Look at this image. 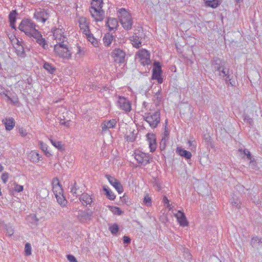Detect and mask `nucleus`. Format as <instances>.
<instances>
[{
	"mask_svg": "<svg viewBox=\"0 0 262 262\" xmlns=\"http://www.w3.org/2000/svg\"><path fill=\"white\" fill-rule=\"evenodd\" d=\"M8 36L11 42L14 41L15 39H16L17 40V44L19 46V47H20V49L18 50H19V51H21L22 53H23V51H24L23 47L22 46H20L19 45V41L18 39H17L16 38L15 36L13 34H8Z\"/></svg>",
	"mask_w": 262,
	"mask_h": 262,
	"instance_id": "obj_46",
	"label": "nucleus"
},
{
	"mask_svg": "<svg viewBox=\"0 0 262 262\" xmlns=\"http://www.w3.org/2000/svg\"><path fill=\"white\" fill-rule=\"evenodd\" d=\"M39 146L40 149L45 152V154L47 157H50L51 156V154L48 150V146L46 144L44 143L42 141H39Z\"/></svg>",
	"mask_w": 262,
	"mask_h": 262,
	"instance_id": "obj_37",
	"label": "nucleus"
},
{
	"mask_svg": "<svg viewBox=\"0 0 262 262\" xmlns=\"http://www.w3.org/2000/svg\"><path fill=\"white\" fill-rule=\"evenodd\" d=\"M76 183L75 182L73 185L72 186L70 190V192L74 195L76 196L77 192V188L76 186Z\"/></svg>",
	"mask_w": 262,
	"mask_h": 262,
	"instance_id": "obj_54",
	"label": "nucleus"
},
{
	"mask_svg": "<svg viewBox=\"0 0 262 262\" xmlns=\"http://www.w3.org/2000/svg\"><path fill=\"white\" fill-rule=\"evenodd\" d=\"M130 238L128 236H123V242L124 244H129L130 243Z\"/></svg>",
	"mask_w": 262,
	"mask_h": 262,
	"instance_id": "obj_58",
	"label": "nucleus"
},
{
	"mask_svg": "<svg viewBox=\"0 0 262 262\" xmlns=\"http://www.w3.org/2000/svg\"><path fill=\"white\" fill-rule=\"evenodd\" d=\"M103 4V0H92L91 2L90 11L92 16L96 21H102L104 18V11L102 9Z\"/></svg>",
	"mask_w": 262,
	"mask_h": 262,
	"instance_id": "obj_2",
	"label": "nucleus"
},
{
	"mask_svg": "<svg viewBox=\"0 0 262 262\" xmlns=\"http://www.w3.org/2000/svg\"><path fill=\"white\" fill-rule=\"evenodd\" d=\"M241 0H237L238 2H239Z\"/></svg>",
	"mask_w": 262,
	"mask_h": 262,
	"instance_id": "obj_64",
	"label": "nucleus"
},
{
	"mask_svg": "<svg viewBox=\"0 0 262 262\" xmlns=\"http://www.w3.org/2000/svg\"><path fill=\"white\" fill-rule=\"evenodd\" d=\"M79 26L80 30L82 31L84 34L89 33L90 31L89 29V22L87 20L86 18L84 17H81L78 20Z\"/></svg>",
	"mask_w": 262,
	"mask_h": 262,
	"instance_id": "obj_17",
	"label": "nucleus"
},
{
	"mask_svg": "<svg viewBox=\"0 0 262 262\" xmlns=\"http://www.w3.org/2000/svg\"><path fill=\"white\" fill-rule=\"evenodd\" d=\"M16 10H13L11 11L9 14V19L10 23H15L16 22Z\"/></svg>",
	"mask_w": 262,
	"mask_h": 262,
	"instance_id": "obj_43",
	"label": "nucleus"
},
{
	"mask_svg": "<svg viewBox=\"0 0 262 262\" xmlns=\"http://www.w3.org/2000/svg\"><path fill=\"white\" fill-rule=\"evenodd\" d=\"M7 130H11L14 127L15 122L13 118H6L2 120Z\"/></svg>",
	"mask_w": 262,
	"mask_h": 262,
	"instance_id": "obj_22",
	"label": "nucleus"
},
{
	"mask_svg": "<svg viewBox=\"0 0 262 262\" xmlns=\"http://www.w3.org/2000/svg\"><path fill=\"white\" fill-rule=\"evenodd\" d=\"M205 5L206 6L210 7L213 8H215L217 7L218 3L216 1L212 0V1H206Z\"/></svg>",
	"mask_w": 262,
	"mask_h": 262,
	"instance_id": "obj_44",
	"label": "nucleus"
},
{
	"mask_svg": "<svg viewBox=\"0 0 262 262\" xmlns=\"http://www.w3.org/2000/svg\"><path fill=\"white\" fill-rule=\"evenodd\" d=\"M226 64V62L219 58H214L211 62V68L215 75L219 76L222 69Z\"/></svg>",
	"mask_w": 262,
	"mask_h": 262,
	"instance_id": "obj_8",
	"label": "nucleus"
},
{
	"mask_svg": "<svg viewBox=\"0 0 262 262\" xmlns=\"http://www.w3.org/2000/svg\"><path fill=\"white\" fill-rule=\"evenodd\" d=\"M15 23H12V22L10 23V26L12 28L16 30V27H15Z\"/></svg>",
	"mask_w": 262,
	"mask_h": 262,
	"instance_id": "obj_61",
	"label": "nucleus"
},
{
	"mask_svg": "<svg viewBox=\"0 0 262 262\" xmlns=\"http://www.w3.org/2000/svg\"><path fill=\"white\" fill-rule=\"evenodd\" d=\"M50 14L51 11L48 9L38 8L35 10L34 17L37 21L45 23L49 19Z\"/></svg>",
	"mask_w": 262,
	"mask_h": 262,
	"instance_id": "obj_7",
	"label": "nucleus"
},
{
	"mask_svg": "<svg viewBox=\"0 0 262 262\" xmlns=\"http://www.w3.org/2000/svg\"><path fill=\"white\" fill-rule=\"evenodd\" d=\"M18 133L23 137H26L28 134V133L27 132L26 129L23 127H19L18 128Z\"/></svg>",
	"mask_w": 262,
	"mask_h": 262,
	"instance_id": "obj_52",
	"label": "nucleus"
},
{
	"mask_svg": "<svg viewBox=\"0 0 262 262\" xmlns=\"http://www.w3.org/2000/svg\"><path fill=\"white\" fill-rule=\"evenodd\" d=\"M130 40L133 47L139 48L141 45V41L140 38L137 36L136 34H134L130 37Z\"/></svg>",
	"mask_w": 262,
	"mask_h": 262,
	"instance_id": "obj_30",
	"label": "nucleus"
},
{
	"mask_svg": "<svg viewBox=\"0 0 262 262\" xmlns=\"http://www.w3.org/2000/svg\"><path fill=\"white\" fill-rule=\"evenodd\" d=\"M143 203L147 206H151V199L149 196L148 194H146L143 199Z\"/></svg>",
	"mask_w": 262,
	"mask_h": 262,
	"instance_id": "obj_48",
	"label": "nucleus"
},
{
	"mask_svg": "<svg viewBox=\"0 0 262 262\" xmlns=\"http://www.w3.org/2000/svg\"><path fill=\"white\" fill-rule=\"evenodd\" d=\"M176 152L180 156L184 157L186 159H190L192 157L190 152L184 149L181 147H178L177 148Z\"/></svg>",
	"mask_w": 262,
	"mask_h": 262,
	"instance_id": "obj_26",
	"label": "nucleus"
},
{
	"mask_svg": "<svg viewBox=\"0 0 262 262\" xmlns=\"http://www.w3.org/2000/svg\"><path fill=\"white\" fill-rule=\"evenodd\" d=\"M49 140L51 142L52 145L54 146L56 148L60 151L64 150V144H63L61 141L54 139L52 136H50L49 138Z\"/></svg>",
	"mask_w": 262,
	"mask_h": 262,
	"instance_id": "obj_25",
	"label": "nucleus"
},
{
	"mask_svg": "<svg viewBox=\"0 0 262 262\" xmlns=\"http://www.w3.org/2000/svg\"><path fill=\"white\" fill-rule=\"evenodd\" d=\"M4 170V167L0 163V172H2Z\"/></svg>",
	"mask_w": 262,
	"mask_h": 262,
	"instance_id": "obj_62",
	"label": "nucleus"
},
{
	"mask_svg": "<svg viewBox=\"0 0 262 262\" xmlns=\"http://www.w3.org/2000/svg\"><path fill=\"white\" fill-rule=\"evenodd\" d=\"M52 190L55 196L63 193V189L58 178H55L52 181Z\"/></svg>",
	"mask_w": 262,
	"mask_h": 262,
	"instance_id": "obj_18",
	"label": "nucleus"
},
{
	"mask_svg": "<svg viewBox=\"0 0 262 262\" xmlns=\"http://www.w3.org/2000/svg\"><path fill=\"white\" fill-rule=\"evenodd\" d=\"M85 53V51L83 48H81L80 47H77V54H79L80 56H83Z\"/></svg>",
	"mask_w": 262,
	"mask_h": 262,
	"instance_id": "obj_55",
	"label": "nucleus"
},
{
	"mask_svg": "<svg viewBox=\"0 0 262 262\" xmlns=\"http://www.w3.org/2000/svg\"><path fill=\"white\" fill-rule=\"evenodd\" d=\"M5 96L8 99L11 101V102L14 105H17L18 103V99L16 95H13L12 97L8 96L7 94H5Z\"/></svg>",
	"mask_w": 262,
	"mask_h": 262,
	"instance_id": "obj_47",
	"label": "nucleus"
},
{
	"mask_svg": "<svg viewBox=\"0 0 262 262\" xmlns=\"http://www.w3.org/2000/svg\"><path fill=\"white\" fill-rule=\"evenodd\" d=\"M67 258L70 262H77L76 258L72 255H68Z\"/></svg>",
	"mask_w": 262,
	"mask_h": 262,
	"instance_id": "obj_56",
	"label": "nucleus"
},
{
	"mask_svg": "<svg viewBox=\"0 0 262 262\" xmlns=\"http://www.w3.org/2000/svg\"><path fill=\"white\" fill-rule=\"evenodd\" d=\"M134 155L137 162L144 166L149 163L152 159V157L149 154L143 152L140 150H136Z\"/></svg>",
	"mask_w": 262,
	"mask_h": 262,
	"instance_id": "obj_6",
	"label": "nucleus"
},
{
	"mask_svg": "<svg viewBox=\"0 0 262 262\" xmlns=\"http://www.w3.org/2000/svg\"><path fill=\"white\" fill-rule=\"evenodd\" d=\"M105 177L107 178L110 184L115 187L119 193H121L123 191V188L122 185L116 179L110 175H106Z\"/></svg>",
	"mask_w": 262,
	"mask_h": 262,
	"instance_id": "obj_15",
	"label": "nucleus"
},
{
	"mask_svg": "<svg viewBox=\"0 0 262 262\" xmlns=\"http://www.w3.org/2000/svg\"><path fill=\"white\" fill-rule=\"evenodd\" d=\"M57 201L62 207H64L67 204V201L63 195V193L55 196Z\"/></svg>",
	"mask_w": 262,
	"mask_h": 262,
	"instance_id": "obj_36",
	"label": "nucleus"
},
{
	"mask_svg": "<svg viewBox=\"0 0 262 262\" xmlns=\"http://www.w3.org/2000/svg\"><path fill=\"white\" fill-rule=\"evenodd\" d=\"M59 121V123L61 125H63L66 127H69L70 125L71 120L70 119H67L65 118L64 116H61L58 118Z\"/></svg>",
	"mask_w": 262,
	"mask_h": 262,
	"instance_id": "obj_39",
	"label": "nucleus"
},
{
	"mask_svg": "<svg viewBox=\"0 0 262 262\" xmlns=\"http://www.w3.org/2000/svg\"><path fill=\"white\" fill-rule=\"evenodd\" d=\"M87 39L94 46L97 47L98 45V42L96 38H95L93 35L90 31L89 33L84 34Z\"/></svg>",
	"mask_w": 262,
	"mask_h": 262,
	"instance_id": "obj_33",
	"label": "nucleus"
},
{
	"mask_svg": "<svg viewBox=\"0 0 262 262\" xmlns=\"http://www.w3.org/2000/svg\"><path fill=\"white\" fill-rule=\"evenodd\" d=\"M118 20L116 18H108L106 22V26L108 27L110 31H113L116 29L118 26Z\"/></svg>",
	"mask_w": 262,
	"mask_h": 262,
	"instance_id": "obj_29",
	"label": "nucleus"
},
{
	"mask_svg": "<svg viewBox=\"0 0 262 262\" xmlns=\"http://www.w3.org/2000/svg\"><path fill=\"white\" fill-rule=\"evenodd\" d=\"M152 78L154 79H157L158 80L159 83L162 82V80L161 78V66L159 62H155L154 63V69L152 70Z\"/></svg>",
	"mask_w": 262,
	"mask_h": 262,
	"instance_id": "obj_14",
	"label": "nucleus"
},
{
	"mask_svg": "<svg viewBox=\"0 0 262 262\" xmlns=\"http://www.w3.org/2000/svg\"><path fill=\"white\" fill-rule=\"evenodd\" d=\"M9 173L8 172H4L2 174L1 179L4 183L6 184L8 180Z\"/></svg>",
	"mask_w": 262,
	"mask_h": 262,
	"instance_id": "obj_53",
	"label": "nucleus"
},
{
	"mask_svg": "<svg viewBox=\"0 0 262 262\" xmlns=\"http://www.w3.org/2000/svg\"><path fill=\"white\" fill-rule=\"evenodd\" d=\"M109 230L113 234H116L119 230L118 226L114 224L109 227Z\"/></svg>",
	"mask_w": 262,
	"mask_h": 262,
	"instance_id": "obj_49",
	"label": "nucleus"
},
{
	"mask_svg": "<svg viewBox=\"0 0 262 262\" xmlns=\"http://www.w3.org/2000/svg\"><path fill=\"white\" fill-rule=\"evenodd\" d=\"M103 190L105 192V195L110 200H115L116 195L109 188L106 187H103Z\"/></svg>",
	"mask_w": 262,
	"mask_h": 262,
	"instance_id": "obj_40",
	"label": "nucleus"
},
{
	"mask_svg": "<svg viewBox=\"0 0 262 262\" xmlns=\"http://www.w3.org/2000/svg\"><path fill=\"white\" fill-rule=\"evenodd\" d=\"M259 242H260L262 243V238H259Z\"/></svg>",
	"mask_w": 262,
	"mask_h": 262,
	"instance_id": "obj_63",
	"label": "nucleus"
},
{
	"mask_svg": "<svg viewBox=\"0 0 262 262\" xmlns=\"http://www.w3.org/2000/svg\"><path fill=\"white\" fill-rule=\"evenodd\" d=\"M219 76L220 79L224 80L228 86H235V81L232 80L233 76L231 75L232 72L226 66V64H225Z\"/></svg>",
	"mask_w": 262,
	"mask_h": 262,
	"instance_id": "obj_4",
	"label": "nucleus"
},
{
	"mask_svg": "<svg viewBox=\"0 0 262 262\" xmlns=\"http://www.w3.org/2000/svg\"><path fill=\"white\" fill-rule=\"evenodd\" d=\"M259 238L257 236L253 237L251 241V244L252 245H253L255 243H256L257 242H259Z\"/></svg>",
	"mask_w": 262,
	"mask_h": 262,
	"instance_id": "obj_57",
	"label": "nucleus"
},
{
	"mask_svg": "<svg viewBox=\"0 0 262 262\" xmlns=\"http://www.w3.org/2000/svg\"><path fill=\"white\" fill-rule=\"evenodd\" d=\"M118 103L120 108L123 110L125 113H127L131 110V103L125 97L119 96Z\"/></svg>",
	"mask_w": 262,
	"mask_h": 262,
	"instance_id": "obj_13",
	"label": "nucleus"
},
{
	"mask_svg": "<svg viewBox=\"0 0 262 262\" xmlns=\"http://www.w3.org/2000/svg\"><path fill=\"white\" fill-rule=\"evenodd\" d=\"M138 56L140 61L143 66L148 65L150 63V54L145 49H142L138 52Z\"/></svg>",
	"mask_w": 262,
	"mask_h": 262,
	"instance_id": "obj_10",
	"label": "nucleus"
},
{
	"mask_svg": "<svg viewBox=\"0 0 262 262\" xmlns=\"http://www.w3.org/2000/svg\"><path fill=\"white\" fill-rule=\"evenodd\" d=\"M13 191H15L16 192H20L24 190V186L23 185H20L15 182L13 183Z\"/></svg>",
	"mask_w": 262,
	"mask_h": 262,
	"instance_id": "obj_45",
	"label": "nucleus"
},
{
	"mask_svg": "<svg viewBox=\"0 0 262 262\" xmlns=\"http://www.w3.org/2000/svg\"><path fill=\"white\" fill-rule=\"evenodd\" d=\"M36 39V42L39 44L43 49H46L48 48V45L45 38H42V35L40 32L38 31V34L35 36H32Z\"/></svg>",
	"mask_w": 262,
	"mask_h": 262,
	"instance_id": "obj_27",
	"label": "nucleus"
},
{
	"mask_svg": "<svg viewBox=\"0 0 262 262\" xmlns=\"http://www.w3.org/2000/svg\"><path fill=\"white\" fill-rule=\"evenodd\" d=\"M230 202L233 206H236L237 208L241 207L240 201L237 198L232 197L230 200Z\"/></svg>",
	"mask_w": 262,
	"mask_h": 262,
	"instance_id": "obj_42",
	"label": "nucleus"
},
{
	"mask_svg": "<svg viewBox=\"0 0 262 262\" xmlns=\"http://www.w3.org/2000/svg\"><path fill=\"white\" fill-rule=\"evenodd\" d=\"M93 212L89 209L79 210L78 211V218L81 222H88L91 220Z\"/></svg>",
	"mask_w": 262,
	"mask_h": 262,
	"instance_id": "obj_12",
	"label": "nucleus"
},
{
	"mask_svg": "<svg viewBox=\"0 0 262 262\" xmlns=\"http://www.w3.org/2000/svg\"><path fill=\"white\" fill-rule=\"evenodd\" d=\"M169 136V132L166 129H165L163 134H162V139L160 143V148L162 150L165 148L166 142L168 140Z\"/></svg>",
	"mask_w": 262,
	"mask_h": 262,
	"instance_id": "obj_28",
	"label": "nucleus"
},
{
	"mask_svg": "<svg viewBox=\"0 0 262 262\" xmlns=\"http://www.w3.org/2000/svg\"><path fill=\"white\" fill-rule=\"evenodd\" d=\"M163 202L165 204H167V207H168L169 206V200L167 199V198L166 196H164L163 198Z\"/></svg>",
	"mask_w": 262,
	"mask_h": 262,
	"instance_id": "obj_59",
	"label": "nucleus"
},
{
	"mask_svg": "<svg viewBox=\"0 0 262 262\" xmlns=\"http://www.w3.org/2000/svg\"><path fill=\"white\" fill-rule=\"evenodd\" d=\"M117 122L116 119H113L108 121H105L103 122L101 125L102 130L105 132L110 128L115 127Z\"/></svg>",
	"mask_w": 262,
	"mask_h": 262,
	"instance_id": "obj_21",
	"label": "nucleus"
},
{
	"mask_svg": "<svg viewBox=\"0 0 262 262\" xmlns=\"http://www.w3.org/2000/svg\"><path fill=\"white\" fill-rule=\"evenodd\" d=\"M146 137L148 143L150 151L153 152L156 150L157 146L156 136L154 134L148 133Z\"/></svg>",
	"mask_w": 262,
	"mask_h": 262,
	"instance_id": "obj_16",
	"label": "nucleus"
},
{
	"mask_svg": "<svg viewBox=\"0 0 262 262\" xmlns=\"http://www.w3.org/2000/svg\"><path fill=\"white\" fill-rule=\"evenodd\" d=\"M238 151L240 152L241 154H243L245 156H246L247 158L250 160V163H251L255 161L254 158L252 157V156L251 155L250 152L247 149H242L239 148L238 149Z\"/></svg>",
	"mask_w": 262,
	"mask_h": 262,
	"instance_id": "obj_34",
	"label": "nucleus"
},
{
	"mask_svg": "<svg viewBox=\"0 0 262 262\" xmlns=\"http://www.w3.org/2000/svg\"><path fill=\"white\" fill-rule=\"evenodd\" d=\"M118 17L124 29L130 30L132 28L133 25L132 18L130 13L126 11L125 9L123 8L120 9Z\"/></svg>",
	"mask_w": 262,
	"mask_h": 262,
	"instance_id": "obj_3",
	"label": "nucleus"
},
{
	"mask_svg": "<svg viewBox=\"0 0 262 262\" xmlns=\"http://www.w3.org/2000/svg\"><path fill=\"white\" fill-rule=\"evenodd\" d=\"M136 138V134L133 132H127L125 135V139L128 142H134Z\"/></svg>",
	"mask_w": 262,
	"mask_h": 262,
	"instance_id": "obj_38",
	"label": "nucleus"
},
{
	"mask_svg": "<svg viewBox=\"0 0 262 262\" xmlns=\"http://www.w3.org/2000/svg\"><path fill=\"white\" fill-rule=\"evenodd\" d=\"M114 36L112 34L107 33L104 35L103 38V43L105 46H108L112 43Z\"/></svg>",
	"mask_w": 262,
	"mask_h": 262,
	"instance_id": "obj_32",
	"label": "nucleus"
},
{
	"mask_svg": "<svg viewBox=\"0 0 262 262\" xmlns=\"http://www.w3.org/2000/svg\"><path fill=\"white\" fill-rule=\"evenodd\" d=\"M174 216L177 218L180 226L183 227L188 226V223L187 221L186 216L183 212L178 211V212L174 214Z\"/></svg>",
	"mask_w": 262,
	"mask_h": 262,
	"instance_id": "obj_20",
	"label": "nucleus"
},
{
	"mask_svg": "<svg viewBox=\"0 0 262 262\" xmlns=\"http://www.w3.org/2000/svg\"><path fill=\"white\" fill-rule=\"evenodd\" d=\"M189 149L192 151H195L196 147V143L195 141L189 140L188 141Z\"/></svg>",
	"mask_w": 262,
	"mask_h": 262,
	"instance_id": "obj_51",
	"label": "nucleus"
},
{
	"mask_svg": "<svg viewBox=\"0 0 262 262\" xmlns=\"http://www.w3.org/2000/svg\"><path fill=\"white\" fill-rule=\"evenodd\" d=\"M43 68L50 74H53L56 71L55 67L48 62H44Z\"/></svg>",
	"mask_w": 262,
	"mask_h": 262,
	"instance_id": "obj_35",
	"label": "nucleus"
},
{
	"mask_svg": "<svg viewBox=\"0 0 262 262\" xmlns=\"http://www.w3.org/2000/svg\"><path fill=\"white\" fill-rule=\"evenodd\" d=\"M0 94H5V89L1 85H0Z\"/></svg>",
	"mask_w": 262,
	"mask_h": 262,
	"instance_id": "obj_60",
	"label": "nucleus"
},
{
	"mask_svg": "<svg viewBox=\"0 0 262 262\" xmlns=\"http://www.w3.org/2000/svg\"><path fill=\"white\" fill-rule=\"evenodd\" d=\"M37 25L30 19H23L19 26L18 29L25 33L29 37H32L38 34V30L36 29Z\"/></svg>",
	"mask_w": 262,
	"mask_h": 262,
	"instance_id": "obj_1",
	"label": "nucleus"
},
{
	"mask_svg": "<svg viewBox=\"0 0 262 262\" xmlns=\"http://www.w3.org/2000/svg\"><path fill=\"white\" fill-rule=\"evenodd\" d=\"M26 220L28 223L32 225L37 226L38 224V222L39 221V219L37 217L36 215L35 214H31L28 215Z\"/></svg>",
	"mask_w": 262,
	"mask_h": 262,
	"instance_id": "obj_31",
	"label": "nucleus"
},
{
	"mask_svg": "<svg viewBox=\"0 0 262 262\" xmlns=\"http://www.w3.org/2000/svg\"><path fill=\"white\" fill-rule=\"evenodd\" d=\"M54 39L56 40V44H61L67 42V37L64 34V30L62 28H55L52 31Z\"/></svg>",
	"mask_w": 262,
	"mask_h": 262,
	"instance_id": "obj_9",
	"label": "nucleus"
},
{
	"mask_svg": "<svg viewBox=\"0 0 262 262\" xmlns=\"http://www.w3.org/2000/svg\"><path fill=\"white\" fill-rule=\"evenodd\" d=\"M126 54L120 49H116L112 52V56L114 58L115 61L118 63H124Z\"/></svg>",
	"mask_w": 262,
	"mask_h": 262,
	"instance_id": "obj_11",
	"label": "nucleus"
},
{
	"mask_svg": "<svg viewBox=\"0 0 262 262\" xmlns=\"http://www.w3.org/2000/svg\"><path fill=\"white\" fill-rule=\"evenodd\" d=\"M79 200L82 205L84 206L91 205L93 202V200L91 195L88 193H82L80 196Z\"/></svg>",
	"mask_w": 262,
	"mask_h": 262,
	"instance_id": "obj_24",
	"label": "nucleus"
},
{
	"mask_svg": "<svg viewBox=\"0 0 262 262\" xmlns=\"http://www.w3.org/2000/svg\"><path fill=\"white\" fill-rule=\"evenodd\" d=\"M110 210L114 214L117 215H121L123 213V212L120 209L116 206H109Z\"/></svg>",
	"mask_w": 262,
	"mask_h": 262,
	"instance_id": "obj_41",
	"label": "nucleus"
},
{
	"mask_svg": "<svg viewBox=\"0 0 262 262\" xmlns=\"http://www.w3.org/2000/svg\"><path fill=\"white\" fill-rule=\"evenodd\" d=\"M31 246L30 244L27 243L25 244V254L27 256L30 255L31 254Z\"/></svg>",
	"mask_w": 262,
	"mask_h": 262,
	"instance_id": "obj_50",
	"label": "nucleus"
},
{
	"mask_svg": "<svg viewBox=\"0 0 262 262\" xmlns=\"http://www.w3.org/2000/svg\"><path fill=\"white\" fill-rule=\"evenodd\" d=\"M28 159L33 163H37L41 160V156L35 150H32L28 155Z\"/></svg>",
	"mask_w": 262,
	"mask_h": 262,
	"instance_id": "obj_23",
	"label": "nucleus"
},
{
	"mask_svg": "<svg viewBox=\"0 0 262 262\" xmlns=\"http://www.w3.org/2000/svg\"><path fill=\"white\" fill-rule=\"evenodd\" d=\"M145 120L152 127H156L158 124L160 122V116H146Z\"/></svg>",
	"mask_w": 262,
	"mask_h": 262,
	"instance_id": "obj_19",
	"label": "nucleus"
},
{
	"mask_svg": "<svg viewBox=\"0 0 262 262\" xmlns=\"http://www.w3.org/2000/svg\"><path fill=\"white\" fill-rule=\"evenodd\" d=\"M54 50L58 56L62 58L69 59L71 56V52L65 43L56 44Z\"/></svg>",
	"mask_w": 262,
	"mask_h": 262,
	"instance_id": "obj_5",
	"label": "nucleus"
}]
</instances>
